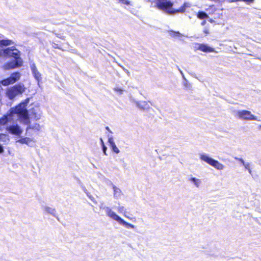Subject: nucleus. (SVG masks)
<instances>
[{"label": "nucleus", "mask_w": 261, "mask_h": 261, "mask_svg": "<svg viewBox=\"0 0 261 261\" xmlns=\"http://www.w3.org/2000/svg\"><path fill=\"white\" fill-rule=\"evenodd\" d=\"M28 101L29 99H26L15 108H11L6 115L0 118V130L6 128V125L15 118L19 119L23 124H28L29 122L27 112L24 108Z\"/></svg>", "instance_id": "obj_1"}, {"label": "nucleus", "mask_w": 261, "mask_h": 261, "mask_svg": "<svg viewBox=\"0 0 261 261\" xmlns=\"http://www.w3.org/2000/svg\"><path fill=\"white\" fill-rule=\"evenodd\" d=\"M156 5L158 9L164 11L169 14H174L176 13L185 12L186 8L189 7L188 4L185 3L178 9L175 10L172 8L173 3L169 0H156Z\"/></svg>", "instance_id": "obj_2"}, {"label": "nucleus", "mask_w": 261, "mask_h": 261, "mask_svg": "<svg viewBox=\"0 0 261 261\" xmlns=\"http://www.w3.org/2000/svg\"><path fill=\"white\" fill-rule=\"evenodd\" d=\"M25 88L23 84L19 83L8 88L6 94L9 99H12L16 96L22 94L25 91Z\"/></svg>", "instance_id": "obj_3"}, {"label": "nucleus", "mask_w": 261, "mask_h": 261, "mask_svg": "<svg viewBox=\"0 0 261 261\" xmlns=\"http://www.w3.org/2000/svg\"><path fill=\"white\" fill-rule=\"evenodd\" d=\"M199 156L201 160L206 162L210 165L214 167L215 169L218 170H222L224 169V166L222 164L212 158L208 155L205 153H202L200 154Z\"/></svg>", "instance_id": "obj_4"}, {"label": "nucleus", "mask_w": 261, "mask_h": 261, "mask_svg": "<svg viewBox=\"0 0 261 261\" xmlns=\"http://www.w3.org/2000/svg\"><path fill=\"white\" fill-rule=\"evenodd\" d=\"M233 115L239 119L243 120H256L259 121L257 117L252 114L250 111L247 110H238L234 111Z\"/></svg>", "instance_id": "obj_5"}, {"label": "nucleus", "mask_w": 261, "mask_h": 261, "mask_svg": "<svg viewBox=\"0 0 261 261\" xmlns=\"http://www.w3.org/2000/svg\"><path fill=\"white\" fill-rule=\"evenodd\" d=\"M29 99V101L25 105L24 108L27 112V113L28 114L27 115L29 119H30L29 115H30L32 117L34 118L36 120H39L41 117V112L40 111L39 107L37 106L32 105L30 106V108L28 110L26 108V107L30 101V99Z\"/></svg>", "instance_id": "obj_6"}, {"label": "nucleus", "mask_w": 261, "mask_h": 261, "mask_svg": "<svg viewBox=\"0 0 261 261\" xmlns=\"http://www.w3.org/2000/svg\"><path fill=\"white\" fill-rule=\"evenodd\" d=\"M3 54L8 57L13 58L14 60H18L21 59L20 58V52L16 47L13 46L8 47L3 49Z\"/></svg>", "instance_id": "obj_7"}, {"label": "nucleus", "mask_w": 261, "mask_h": 261, "mask_svg": "<svg viewBox=\"0 0 261 261\" xmlns=\"http://www.w3.org/2000/svg\"><path fill=\"white\" fill-rule=\"evenodd\" d=\"M21 74L19 72H15L12 73L9 77L3 80L1 84L5 86L13 84L20 80Z\"/></svg>", "instance_id": "obj_8"}, {"label": "nucleus", "mask_w": 261, "mask_h": 261, "mask_svg": "<svg viewBox=\"0 0 261 261\" xmlns=\"http://www.w3.org/2000/svg\"><path fill=\"white\" fill-rule=\"evenodd\" d=\"M7 131L10 134L20 137L23 130L21 127L17 123L7 125L6 127Z\"/></svg>", "instance_id": "obj_9"}, {"label": "nucleus", "mask_w": 261, "mask_h": 261, "mask_svg": "<svg viewBox=\"0 0 261 261\" xmlns=\"http://www.w3.org/2000/svg\"><path fill=\"white\" fill-rule=\"evenodd\" d=\"M23 61L22 59L18 60H14L13 61L8 62L3 65V68L5 70H10L21 67L22 65Z\"/></svg>", "instance_id": "obj_10"}, {"label": "nucleus", "mask_w": 261, "mask_h": 261, "mask_svg": "<svg viewBox=\"0 0 261 261\" xmlns=\"http://www.w3.org/2000/svg\"><path fill=\"white\" fill-rule=\"evenodd\" d=\"M108 216L109 217H110L113 220L116 221L120 224L123 225V226H124L125 227H126L127 228H134L135 227V226L134 225L126 222L123 219H122L119 216L116 215V213H108Z\"/></svg>", "instance_id": "obj_11"}, {"label": "nucleus", "mask_w": 261, "mask_h": 261, "mask_svg": "<svg viewBox=\"0 0 261 261\" xmlns=\"http://www.w3.org/2000/svg\"><path fill=\"white\" fill-rule=\"evenodd\" d=\"M30 68L34 77L38 82V85H39V82L42 80L41 73L38 71L34 63L30 64Z\"/></svg>", "instance_id": "obj_12"}, {"label": "nucleus", "mask_w": 261, "mask_h": 261, "mask_svg": "<svg viewBox=\"0 0 261 261\" xmlns=\"http://www.w3.org/2000/svg\"><path fill=\"white\" fill-rule=\"evenodd\" d=\"M25 125H28V126L26 128L25 135L28 136H31V133L30 132L31 129H33L35 131H39L41 127L39 124L37 123H30V121L29 120V122L28 124H25Z\"/></svg>", "instance_id": "obj_13"}, {"label": "nucleus", "mask_w": 261, "mask_h": 261, "mask_svg": "<svg viewBox=\"0 0 261 261\" xmlns=\"http://www.w3.org/2000/svg\"><path fill=\"white\" fill-rule=\"evenodd\" d=\"M16 142L19 143L20 144H24L27 145L28 146L32 147L33 145L32 144V143H34V139L29 137H22L20 136V138L16 141Z\"/></svg>", "instance_id": "obj_14"}, {"label": "nucleus", "mask_w": 261, "mask_h": 261, "mask_svg": "<svg viewBox=\"0 0 261 261\" xmlns=\"http://www.w3.org/2000/svg\"><path fill=\"white\" fill-rule=\"evenodd\" d=\"M197 49L205 53H211L214 51V48L211 47L206 44H197Z\"/></svg>", "instance_id": "obj_15"}, {"label": "nucleus", "mask_w": 261, "mask_h": 261, "mask_svg": "<svg viewBox=\"0 0 261 261\" xmlns=\"http://www.w3.org/2000/svg\"><path fill=\"white\" fill-rule=\"evenodd\" d=\"M112 189L113 190L114 198L117 199H120L123 195L121 190L116 186H113Z\"/></svg>", "instance_id": "obj_16"}, {"label": "nucleus", "mask_w": 261, "mask_h": 261, "mask_svg": "<svg viewBox=\"0 0 261 261\" xmlns=\"http://www.w3.org/2000/svg\"><path fill=\"white\" fill-rule=\"evenodd\" d=\"M136 103L140 109L145 110L150 109L149 104L146 101H136Z\"/></svg>", "instance_id": "obj_17"}, {"label": "nucleus", "mask_w": 261, "mask_h": 261, "mask_svg": "<svg viewBox=\"0 0 261 261\" xmlns=\"http://www.w3.org/2000/svg\"><path fill=\"white\" fill-rule=\"evenodd\" d=\"M191 184L194 185L196 188H199L201 184V180L200 179L190 176L188 179Z\"/></svg>", "instance_id": "obj_18"}, {"label": "nucleus", "mask_w": 261, "mask_h": 261, "mask_svg": "<svg viewBox=\"0 0 261 261\" xmlns=\"http://www.w3.org/2000/svg\"><path fill=\"white\" fill-rule=\"evenodd\" d=\"M14 44V42L10 39H2L0 40V45L3 46H8L10 45H13Z\"/></svg>", "instance_id": "obj_19"}, {"label": "nucleus", "mask_w": 261, "mask_h": 261, "mask_svg": "<svg viewBox=\"0 0 261 261\" xmlns=\"http://www.w3.org/2000/svg\"><path fill=\"white\" fill-rule=\"evenodd\" d=\"M170 35L172 37H180L183 36V35L178 31H174L171 30L169 31Z\"/></svg>", "instance_id": "obj_20"}, {"label": "nucleus", "mask_w": 261, "mask_h": 261, "mask_svg": "<svg viewBox=\"0 0 261 261\" xmlns=\"http://www.w3.org/2000/svg\"><path fill=\"white\" fill-rule=\"evenodd\" d=\"M197 16L200 19L206 18L208 17L207 14L204 12H199Z\"/></svg>", "instance_id": "obj_21"}, {"label": "nucleus", "mask_w": 261, "mask_h": 261, "mask_svg": "<svg viewBox=\"0 0 261 261\" xmlns=\"http://www.w3.org/2000/svg\"><path fill=\"white\" fill-rule=\"evenodd\" d=\"M112 150V151L116 153H119L120 152V150L116 146V144H114L110 147Z\"/></svg>", "instance_id": "obj_22"}, {"label": "nucleus", "mask_w": 261, "mask_h": 261, "mask_svg": "<svg viewBox=\"0 0 261 261\" xmlns=\"http://www.w3.org/2000/svg\"><path fill=\"white\" fill-rule=\"evenodd\" d=\"M113 89L115 91L118 92L119 94H122L124 91V89L118 87H115Z\"/></svg>", "instance_id": "obj_23"}, {"label": "nucleus", "mask_w": 261, "mask_h": 261, "mask_svg": "<svg viewBox=\"0 0 261 261\" xmlns=\"http://www.w3.org/2000/svg\"><path fill=\"white\" fill-rule=\"evenodd\" d=\"M105 182L109 186L113 188V186H115L113 182L109 179L105 178Z\"/></svg>", "instance_id": "obj_24"}, {"label": "nucleus", "mask_w": 261, "mask_h": 261, "mask_svg": "<svg viewBox=\"0 0 261 261\" xmlns=\"http://www.w3.org/2000/svg\"><path fill=\"white\" fill-rule=\"evenodd\" d=\"M108 142L110 144V147L114 144H115L114 141V140H113V138L112 137H109V139H108Z\"/></svg>", "instance_id": "obj_25"}, {"label": "nucleus", "mask_w": 261, "mask_h": 261, "mask_svg": "<svg viewBox=\"0 0 261 261\" xmlns=\"http://www.w3.org/2000/svg\"><path fill=\"white\" fill-rule=\"evenodd\" d=\"M243 165L247 170H249V169L250 168V164L248 162H245L244 164H243Z\"/></svg>", "instance_id": "obj_26"}, {"label": "nucleus", "mask_w": 261, "mask_h": 261, "mask_svg": "<svg viewBox=\"0 0 261 261\" xmlns=\"http://www.w3.org/2000/svg\"><path fill=\"white\" fill-rule=\"evenodd\" d=\"M234 159L236 160L239 161L242 165L244 164V163H245L244 160L242 158H239L238 157L236 156L234 158Z\"/></svg>", "instance_id": "obj_27"}, {"label": "nucleus", "mask_w": 261, "mask_h": 261, "mask_svg": "<svg viewBox=\"0 0 261 261\" xmlns=\"http://www.w3.org/2000/svg\"><path fill=\"white\" fill-rule=\"evenodd\" d=\"M118 65L123 70V71L125 73H126L128 75H130V72H129V71L127 69L125 68L123 66L120 65L119 64H118Z\"/></svg>", "instance_id": "obj_28"}, {"label": "nucleus", "mask_w": 261, "mask_h": 261, "mask_svg": "<svg viewBox=\"0 0 261 261\" xmlns=\"http://www.w3.org/2000/svg\"><path fill=\"white\" fill-rule=\"evenodd\" d=\"M44 210L46 212L48 213L51 212V211H54V210H53L51 207H49L48 206H45Z\"/></svg>", "instance_id": "obj_29"}, {"label": "nucleus", "mask_w": 261, "mask_h": 261, "mask_svg": "<svg viewBox=\"0 0 261 261\" xmlns=\"http://www.w3.org/2000/svg\"><path fill=\"white\" fill-rule=\"evenodd\" d=\"M102 151L103 152V153L105 154V155H107V147L106 146V145L105 144H103V146H102Z\"/></svg>", "instance_id": "obj_30"}, {"label": "nucleus", "mask_w": 261, "mask_h": 261, "mask_svg": "<svg viewBox=\"0 0 261 261\" xmlns=\"http://www.w3.org/2000/svg\"><path fill=\"white\" fill-rule=\"evenodd\" d=\"M118 211L119 212H122L123 211H125V208H124V207L123 206H121V205H119L118 207Z\"/></svg>", "instance_id": "obj_31"}, {"label": "nucleus", "mask_w": 261, "mask_h": 261, "mask_svg": "<svg viewBox=\"0 0 261 261\" xmlns=\"http://www.w3.org/2000/svg\"><path fill=\"white\" fill-rule=\"evenodd\" d=\"M87 196L91 199V201L95 202L94 198L90 194V193L88 192V194H86Z\"/></svg>", "instance_id": "obj_32"}, {"label": "nucleus", "mask_w": 261, "mask_h": 261, "mask_svg": "<svg viewBox=\"0 0 261 261\" xmlns=\"http://www.w3.org/2000/svg\"><path fill=\"white\" fill-rule=\"evenodd\" d=\"M177 68H178V70L179 71L180 74H181V76H182L183 79L185 81V82H187V80L186 79V77H185V76L182 71L180 69V68L178 66H177Z\"/></svg>", "instance_id": "obj_33"}, {"label": "nucleus", "mask_w": 261, "mask_h": 261, "mask_svg": "<svg viewBox=\"0 0 261 261\" xmlns=\"http://www.w3.org/2000/svg\"><path fill=\"white\" fill-rule=\"evenodd\" d=\"M119 2L125 5H128L129 2L127 0H119Z\"/></svg>", "instance_id": "obj_34"}, {"label": "nucleus", "mask_w": 261, "mask_h": 261, "mask_svg": "<svg viewBox=\"0 0 261 261\" xmlns=\"http://www.w3.org/2000/svg\"><path fill=\"white\" fill-rule=\"evenodd\" d=\"M56 35L58 38H59L61 39H64V38H65V36L61 35V34H56Z\"/></svg>", "instance_id": "obj_35"}, {"label": "nucleus", "mask_w": 261, "mask_h": 261, "mask_svg": "<svg viewBox=\"0 0 261 261\" xmlns=\"http://www.w3.org/2000/svg\"><path fill=\"white\" fill-rule=\"evenodd\" d=\"M4 152V148L2 145L0 144V153H2Z\"/></svg>", "instance_id": "obj_36"}, {"label": "nucleus", "mask_w": 261, "mask_h": 261, "mask_svg": "<svg viewBox=\"0 0 261 261\" xmlns=\"http://www.w3.org/2000/svg\"><path fill=\"white\" fill-rule=\"evenodd\" d=\"M83 190L84 192L86 194H88V191H87V190L86 189V188L83 187Z\"/></svg>", "instance_id": "obj_37"}, {"label": "nucleus", "mask_w": 261, "mask_h": 261, "mask_svg": "<svg viewBox=\"0 0 261 261\" xmlns=\"http://www.w3.org/2000/svg\"><path fill=\"white\" fill-rule=\"evenodd\" d=\"M100 142H101V146H103V144H105L104 142L103 141V140L101 138H100Z\"/></svg>", "instance_id": "obj_38"}, {"label": "nucleus", "mask_w": 261, "mask_h": 261, "mask_svg": "<svg viewBox=\"0 0 261 261\" xmlns=\"http://www.w3.org/2000/svg\"><path fill=\"white\" fill-rule=\"evenodd\" d=\"M106 129L108 130L109 132H110V133H112V132L111 131V130L110 129L109 127L108 126H107L106 127Z\"/></svg>", "instance_id": "obj_39"}, {"label": "nucleus", "mask_w": 261, "mask_h": 261, "mask_svg": "<svg viewBox=\"0 0 261 261\" xmlns=\"http://www.w3.org/2000/svg\"><path fill=\"white\" fill-rule=\"evenodd\" d=\"M125 217L128 218H129V219H130V220H133V218H132V217H130L129 216H127L126 215H125Z\"/></svg>", "instance_id": "obj_40"}, {"label": "nucleus", "mask_w": 261, "mask_h": 261, "mask_svg": "<svg viewBox=\"0 0 261 261\" xmlns=\"http://www.w3.org/2000/svg\"><path fill=\"white\" fill-rule=\"evenodd\" d=\"M53 214H54V217H56V218H57V219H58L59 221H60L59 217H58V216H56V215H55V214H56V213H53Z\"/></svg>", "instance_id": "obj_41"}, {"label": "nucleus", "mask_w": 261, "mask_h": 261, "mask_svg": "<svg viewBox=\"0 0 261 261\" xmlns=\"http://www.w3.org/2000/svg\"><path fill=\"white\" fill-rule=\"evenodd\" d=\"M107 211H108V212H110V213L113 212L111 211V210L109 209V208L107 207Z\"/></svg>", "instance_id": "obj_42"}, {"label": "nucleus", "mask_w": 261, "mask_h": 261, "mask_svg": "<svg viewBox=\"0 0 261 261\" xmlns=\"http://www.w3.org/2000/svg\"><path fill=\"white\" fill-rule=\"evenodd\" d=\"M247 171H248V172H249L250 174H251L252 171H251V170L250 168L249 169V170H247Z\"/></svg>", "instance_id": "obj_43"}, {"label": "nucleus", "mask_w": 261, "mask_h": 261, "mask_svg": "<svg viewBox=\"0 0 261 261\" xmlns=\"http://www.w3.org/2000/svg\"><path fill=\"white\" fill-rule=\"evenodd\" d=\"M54 48H58L57 46V44H55V45L53 46Z\"/></svg>", "instance_id": "obj_44"}, {"label": "nucleus", "mask_w": 261, "mask_h": 261, "mask_svg": "<svg viewBox=\"0 0 261 261\" xmlns=\"http://www.w3.org/2000/svg\"><path fill=\"white\" fill-rule=\"evenodd\" d=\"M3 134H0V140L2 139V137L3 136Z\"/></svg>", "instance_id": "obj_45"}, {"label": "nucleus", "mask_w": 261, "mask_h": 261, "mask_svg": "<svg viewBox=\"0 0 261 261\" xmlns=\"http://www.w3.org/2000/svg\"><path fill=\"white\" fill-rule=\"evenodd\" d=\"M184 85H185V86H187V82H186V83H184Z\"/></svg>", "instance_id": "obj_46"}, {"label": "nucleus", "mask_w": 261, "mask_h": 261, "mask_svg": "<svg viewBox=\"0 0 261 261\" xmlns=\"http://www.w3.org/2000/svg\"><path fill=\"white\" fill-rule=\"evenodd\" d=\"M258 127H259V128H261V125H259Z\"/></svg>", "instance_id": "obj_47"}, {"label": "nucleus", "mask_w": 261, "mask_h": 261, "mask_svg": "<svg viewBox=\"0 0 261 261\" xmlns=\"http://www.w3.org/2000/svg\"><path fill=\"white\" fill-rule=\"evenodd\" d=\"M204 32H205V33H207V32L206 31H204Z\"/></svg>", "instance_id": "obj_48"}]
</instances>
